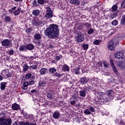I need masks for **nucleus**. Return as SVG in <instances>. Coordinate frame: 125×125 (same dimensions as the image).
<instances>
[{
  "label": "nucleus",
  "instance_id": "f257e3e1",
  "mask_svg": "<svg viewBox=\"0 0 125 125\" xmlns=\"http://www.w3.org/2000/svg\"><path fill=\"white\" fill-rule=\"evenodd\" d=\"M45 34L49 39L57 38L59 35L58 25L56 24H50L49 27L46 29Z\"/></svg>",
  "mask_w": 125,
  "mask_h": 125
},
{
  "label": "nucleus",
  "instance_id": "f03ea898",
  "mask_svg": "<svg viewBox=\"0 0 125 125\" xmlns=\"http://www.w3.org/2000/svg\"><path fill=\"white\" fill-rule=\"evenodd\" d=\"M114 94V91L112 90H108L106 92V94H104L103 96L102 101L104 103H106V102H109L110 100L114 99L113 96Z\"/></svg>",
  "mask_w": 125,
  "mask_h": 125
},
{
  "label": "nucleus",
  "instance_id": "7ed1b4c3",
  "mask_svg": "<svg viewBox=\"0 0 125 125\" xmlns=\"http://www.w3.org/2000/svg\"><path fill=\"white\" fill-rule=\"evenodd\" d=\"M75 34L78 35L75 37V41L77 43H81L84 41V35L79 30L76 31Z\"/></svg>",
  "mask_w": 125,
  "mask_h": 125
},
{
  "label": "nucleus",
  "instance_id": "20e7f679",
  "mask_svg": "<svg viewBox=\"0 0 125 125\" xmlns=\"http://www.w3.org/2000/svg\"><path fill=\"white\" fill-rule=\"evenodd\" d=\"M117 45H119V40H118V39L113 40L112 41L110 42L107 44L108 48L109 50H113Z\"/></svg>",
  "mask_w": 125,
  "mask_h": 125
},
{
  "label": "nucleus",
  "instance_id": "39448f33",
  "mask_svg": "<svg viewBox=\"0 0 125 125\" xmlns=\"http://www.w3.org/2000/svg\"><path fill=\"white\" fill-rule=\"evenodd\" d=\"M1 43L4 47H5V48H9L12 46L11 41H9L8 39H4L1 42Z\"/></svg>",
  "mask_w": 125,
  "mask_h": 125
},
{
  "label": "nucleus",
  "instance_id": "423d86ee",
  "mask_svg": "<svg viewBox=\"0 0 125 125\" xmlns=\"http://www.w3.org/2000/svg\"><path fill=\"white\" fill-rule=\"evenodd\" d=\"M44 17L47 20L53 17V12L50 7H47L46 13Z\"/></svg>",
  "mask_w": 125,
  "mask_h": 125
},
{
  "label": "nucleus",
  "instance_id": "0eeeda50",
  "mask_svg": "<svg viewBox=\"0 0 125 125\" xmlns=\"http://www.w3.org/2000/svg\"><path fill=\"white\" fill-rule=\"evenodd\" d=\"M11 119H5L3 117L0 118V125H11Z\"/></svg>",
  "mask_w": 125,
  "mask_h": 125
},
{
  "label": "nucleus",
  "instance_id": "6e6552de",
  "mask_svg": "<svg viewBox=\"0 0 125 125\" xmlns=\"http://www.w3.org/2000/svg\"><path fill=\"white\" fill-rule=\"evenodd\" d=\"M89 82V78L83 77L80 78L79 83L82 84V85H83V84H85V83H87Z\"/></svg>",
  "mask_w": 125,
  "mask_h": 125
},
{
  "label": "nucleus",
  "instance_id": "1a4fd4ad",
  "mask_svg": "<svg viewBox=\"0 0 125 125\" xmlns=\"http://www.w3.org/2000/svg\"><path fill=\"white\" fill-rule=\"evenodd\" d=\"M2 75L4 79H8L11 77V73L7 72L6 70H2Z\"/></svg>",
  "mask_w": 125,
  "mask_h": 125
},
{
  "label": "nucleus",
  "instance_id": "9d476101",
  "mask_svg": "<svg viewBox=\"0 0 125 125\" xmlns=\"http://www.w3.org/2000/svg\"><path fill=\"white\" fill-rule=\"evenodd\" d=\"M46 96L49 99H53V91L49 90L47 92Z\"/></svg>",
  "mask_w": 125,
  "mask_h": 125
},
{
  "label": "nucleus",
  "instance_id": "9b49d317",
  "mask_svg": "<svg viewBox=\"0 0 125 125\" xmlns=\"http://www.w3.org/2000/svg\"><path fill=\"white\" fill-rule=\"evenodd\" d=\"M25 78L26 80H35V76L32 75V74L29 73V74H26L25 76Z\"/></svg>",
  "mask_w": 125,
  "mask_h": 125
},
{
  "label": "nucleus",
  "instance_id": "f8f14e48",
  "mask_svg": "<svg viewBox=\"0 0 125 125\" xmlns=\"http://www.w3.org/2000/svg\"><path fill=\"white\" fill-rule=\"evenodd\" d=\"M114 56L115 58H116V59H121V58L123 59L124 56V54H123L122 53H120V52L115 54Z\"/></svg>",
  "mask_w": 125,
  "mask_h": 125
},
{
  "label": "nucleus",
  "instance_id": "ddd939ff",
  "mask_svg": "<svg viewBox=\"0 0 125 125\" xmlns=\"http://www.w3.org/2000/svg\"><path fill=\"white\" fill-rule=\"evenodd\" d=\"M12 108L13 109V110L17 111V110H19V109H20V105L16 103H15L12 104Z\"/></svg>",
  "mask_w": 125,
  "mask_h": 125
},
{
  "label": "nucleus",
  "instance_id": "4468645a",
  "mask_svg": "<svg viewBox=\"0 0 125 125\" xmlns=\"http://www.w3.org/2000/svg\"><path fill=\"white\" fill-rule=\"evenodd\" d=\"M62 70L63 72H69L70 71V68H69V66L65 64L62 66Z\"/></svg>",
  "mask_w": 125,
  "mask_h": 125
},
{
  "label": "nucleus",
  "instance_id": "2eb2a0df",
  "mask_svg": "<svg viewBox=\"0 0 125 125\" xmlns=\"http://www.w3.org/2000/svg\"><path fill=\"white\" fill-rule=\"evenodd\" d=\"M6 84H7V83L6 82H1L0 83V85L1 90H4V89H5V87H6Z\"/></svg>",
  "mask_w": 125,
  "mask_h": 125
},
{
  "label": "nucleus",
  "instance_id": "dca6fc26",
  "mask_svg": "<svg viewBox=\"0 0 125 125\" xmlns=\"http://www.w3.org/2000/svg\"><path fill=\"white\" fill-rule=\"evenodd\" d=\"M85 91H86V89H84L83 90H80L79 92L80 96L81 97H85Z\"/></svg>",
  "mask_w": 125,
  "mask_h": 125
},
{
  "label": "nucleus",
  "instance_id": "f3484780",
  "mask_svg": "<svg viewBox=\"0 0 125 125\" xmlns=\"http://www.w3.org/2000/svg\"><path fill=\"white\" fill-rule=\"evenodd\" d=\"M28 85H29V82H24L23 83V86H21L22 89H24V90H26V89H28Z\"/></svg>",
  "mask_w": 125,
  "mask_h": 125
},
{
  "label": "nucleus",
  "instance_id": "a211bd4d",
  "mask_svg": "<svg viewBox=\"0 0 125 125\" xmlns=\"http://www.w3.org/2000/svg\"><path fill=\"white\" fill-rule=\"evenodd\" d=\"M19 50L21 51H27V45H21L20 46Z\"/></svg>",
  "mask_w": 125,
  "mask_h": 125
},
{
  "label": "nucleus",
  "instance_id": "6ab92c4d",
  "mask_svg": "<svg viewBox=\"0 0 125 125\" xmlns=\"http://www.w3.org/2000/svg\"><path fill=\"white\" fill-rule=\"evenodd\" d=\"M46 71H47V69L46 68H42L40 70V75H45L46 74Z\"/></svg>",
  "mask_w": 125,
  "mask_h": 125
},
{
  "label": "nucleus",
  "instance_id": "aec40b11",
  "mask_svg": "<svg viewBox=\"0 0 125 125\" xmlns=\"http://www.w3.org/2000/svg\"><path fill=\"white\" fill-rule=\"evenodd\" d=\"M35 47V45L32 44H28L26 45V50L28 49V50H33Z\"/></svg>",
  "mask_w": 125,
  "mask_h": 125
},
{
  "label": "nucleus",
  "instance_id": "412c9836",
  "mask_svg": "<svg viewBox=\"0 0 125 125\" xmlns=\"http://www.w3.org/2000/svg\"><path fill=\"white\" fill-rule=\"evenodd\" d=\"M33 37L34 38V40H41V39H42V36L41 35V34H40V33L36 34L33 36Z\"/></svg>",
  "mask_w": 125,
  "mask_h": 125
},
{
  "label": "nucleus",
  "instance_id": "4be33fe9",
  "mask_svg": "<svg viewBox=\"0 0 125 125\" xmlns=\"http://www.w3.org/2000/svg\"><path fill=\"white\" fill-rule=\"evenodd\" d=\"M59 116H60V112L56 111L53 114V118L54 119H58L59 118Z\"/></svg>",
  "mask_w": 125,
  "mask_h": 125
},
{
  "label": "nucleus",
  "instance_id": "5701e85b",
  "mask_svg": "<svg viewBox=\"0 0 125 125\" xmlns=\"http://www.w3.org/2000/svg\"><path fill=\"white\" fill-rule=\"evenodd\" d=\"M80 67H76L73 69V74H76V75H80Z\"/></svg>",
  "mask_w": 125,
  "mask_h": 125
},
{
  "label": "nucleus",
  "instance_id": "b1692460",
  "mask_svg": "<svg viewBox=\"0 0 125 125\" xmlns=\"http://www.w3.org/2000/svg\"><path fill=\"white\" fill-rule=\"evenodd\" d=\"M70 2L71 4H76V5L80 4V0H71Z\"/></svg>",
  "mask_w": 125,
  "mask_h": 125
},
{
  "label": "nucleus",
  "instance_id": "393cba45",
  "mask_svg": "<svg viewBox=\"0 0 125 125\" xmlns=\"http://www.w3.org/2000/svg\"><path fill=\"white\" fill-rule=\"evenodd\" d=\"M21 11V8L18 7L17 10L14 12V15L15 16H18V15H19V14H20Z\"/></svg>",
  "mask_w": 125,
  "mask_h": 125
},
{
  "label": "nucleus",
  "instance_id": "a878e982",
  "mask_svg": "<svg viewBox=\"0 0 125 125\" xmlns=\"http://www.w3.org/2000/svg\"><path fill=\"white\" fill-rule=\"evenodd\" d=\"M40 13H41V12H40V10H35L32 12V15H34V16H38L40 15Z\"/></svg>",
  "mask_w": 125,
  "mask_h": 125
},
{
  "label": "nucleus",
  "instance_id": "bb28decb",
  "mask_svg": "<svg viewBox=\"0 0 125 125\" xmlns=\"http://www.w3.org/2000/svg\"><path fill=\"white\" fill-rule=\"evenodd\" d=\"M22 67L23 72H27L30 69V67L27 64H24Z\"/></svg>",
  "mask_w": 125,
  "mask_h": 125
},
{
  "label": "nucleus",
  "instance_id": "cd10ccee",
  "mask_svg": "<svg viewBox=\"0 0 125 125\" xmlns=\"http://www.w3.org/2000/svg\"><path fill=\"white\" fill-rule=\"evenodd\" d=\"M70 99L71 100H72L70 102L71 105H75V104H76V100H77L76 98H74V97H72V98H71Z\"/></svg>",
  "mask_w": 125,
  "mask_h": 125
},
{
  "label": "nucleus",
  "instance_id": "c85d7f7f",
  "mask_svg": "<svg viewBox=\"0 0 125 125\" xmlns=\"http://www.w3.org/2000/svg\"><path fill=\"white\" fill-rule=\"evenodd\" d=\"M117 16H118V13H113L110 14V18L111 19H114V18H115V17H117Z\"/></svg>",
  "mask_w": 125,
  "mask_h": 125
},
{
  "label": "nucleus",
  "instance_id": "c756f323",
  "mask_svg": "<svg viewBox=\"0 0 125 125\" xmlns=\"http://www.w3.org/2000/svg\"><path fill=\"white\" fill-rule=\"evenodd\" d=\"M39 84L42 86H45V84H46V82L43 81V80H41L39 82Z\"/></svg>",
  "mask_w": 125,
  "mask_h": 125
},
{
  "label": "nucleus",
  "instance_id": "7c9ffc66",
  "mask_svg": "<svg viewBox=\"0 0 125 125\" xmlns=\"http://www.w3.org/2000/svg\"><path fill=\"white\" fill-rule=\"evenodd\" d=\"M36 22L37 26L39 25H42V20L36 18Z\"/></svg>",
  "mask_w": 125,
  "mask_h": 125
},
{
  "label": "nucleus",
  "instance_id": "2f4dec72",
  "mask_svg": "<svg viewBox=\"0 0 125 125\" xmlns=\"http://www.w3.org/2000/svg\"><path fill=\"white\" fill-rule=\"evenodd\" d=\"M111 67H112L113 72H114L115 74H116V75H119V73L118 72V70L117 69V68L116 67V66H115V65H113Z\"/></svg>",
  "mask_w": 125,
  "mask_h": 125
},
{
  "label": "nucleus",
  "instance_id": "473e14b6",
  "mask_svg": "<svg viewBox=\"0 0 125 125\" xmlns=\"http://www.w3.org/2000/svg\"><path fill=\"white\" fill-rule=\"evenodd\" d=\"M101 40H97L94 41L93 43L94 44H95L96 45H99L100 44V42H101Z\"/></svg>",
  "mask_w": 125,
  "mask_h": 125
},
{
  "label": "nucleus",
  "instance_id": "72a5a7b5",
  "mask_svg": "<svg viewBox=\"0 0 125 125\" xmlns=\"http://www.w3.org/2000/svg\"><path fill=\"white\" fill-rule=\"evenodd\" d=\"M29 69L37 70L38 69V65H32L29 67Z\"/></svg>",
  "mask_w": 125,
  "mask_h": 125
},
{
  "label": "nucleus",
  "instance_id": "f704fd0d",
  "mask_svg": "<svg viewBox=\"0 0 125 125\" xmlns=\"http://www.w3.org/2000/svg\"><path fill=\"white\" fill-rule=\"evenodd\" d=\"M82 46L84 50H87L88 49V44H83Z\"/></svg>",
  "mask_w": 125,
  "mask_h": 125
},
{
  "label": "nucleus",
  "instance_id": "c9c22d12",
  "mask_svg": "<svg viewBox=\"0 0 125 125\" xmlns=\"http://www.w3.org/2000/svg\"><path fill=\"white\" fill-rule=\"evenodd\" d=\"M4 20H5V22L6 23H7V22H10L11 21V19L10 18V17H9L8 16H6L5 17Z\"/></svg>",
  "mask_w": 125,
  "mask_h": 125
},
{
  "label": "nucleus",
  "instance_id": "e433bc0d",
  "mask_svg": "<svg viewBox=\"0 0 125 125\" xmlns=\"http://www.w3.org/2000/svg\"><path fill=\"white\" fill-rule=\"evenodd\" d=\"M54 76H55V77H57V78H61V77H62V76H63V75L61 74L60 73H58V72H56L54 74Z\"/></svg>",
  "mask_w": 125,
  "mask_h": 125
},
{
  "label": "nucleus",
  "instance_id": "4c0bfd02",
  "mask_svg": "<svg viewBox=\"0 0 125 125\" xmlns=\"http://www.w3.org/2000/svg\"><path fill=\"white\" fill-rule=\"evenodd\" d=\"M31 23H32V25H33V26H37V19H33L31 21Z\"/></svg>",
  "mask_w": 125,
  "mask_h": 125
},
{
  "label": "nucleus",
  "instance_id": "58836bf2",
  "mask_svg": "<svg viewBox=\"0 0 125 125\" xmlns=\"http://www.w3.org/2000/svg\"><path fill=\"white\" fill-rule=\"evenodd\" d=\"M84 114H85L86 115H90L91 112L89 111V109H87L84 111Z\"/></svg>",
  "mask_w": 125,
  "mask_h": 125
},
{
  "label": "nucleus",
  "instance_id": "ea45409f",
  "mask_svg": "<svg viewBox=\"0 0 125 125\" xmlns=\"http://www.w3.org/2000/svg\"><path fill=\"white\" fill-rule=\"evenodd\" d=\"M49 72L50 73H51V74H53V73H55V72H56V69L54 68H51L49 69Z\"/></svg>",
  "mask_w": 125,
  "mask_h": 125
},
{
  "label": "nucleus",
  "instance_id": "a19ab883",
  "mask_svg": "<svg viewBox=\"0 0 125 125\" xmlns=\"http://www.w3.org/2000/svg\"><path fill=\"white\" fill-rule=\"evenodd\" d=\"M119 67H120V68H122V69H125V63L124 62L120 63Z\"/></svg>",
  "mask_w": 125,
  "mask_h": 125
},
{
  "label": "nucleus",
  "instance_id": "79ce46f5",
  "mask_svg": "<svg viewBox=\"0 0 125 125\" xmlns=\"http://www.w3.org/2000/svg\"><path fill=\"white\" fill-rule=\"evenodd\" d=\"M93 32H94V30H93V29H90V30H88L87 31V34L88 35H91V34H92V33H93Z\"/></svg>",
  "mask_w": 125,
  "mask_h": 125
},
{
  "label": "nucleus",
  "instance_id": "37998d69",
  "mask_svg": "<svg viewBox=\"0 0 125 125\" xmlns=\"http://www.w3.org/2000/svg\"><path fill=\"white\" fill-rule=\"evenodd\" d=\"M37 1L39 4H43L45 0H37Z\"/></svg>",
  "mask_w": 125,
  "mask_h": 125
},
{
  "label": "nucleus",
  "instance_id": "c03bdc74",
  "mask_svg": "<svg viewBox=\"0 0 125 125\" xmlns=\"http://www.w3.org/2000/svg\"><path fill=\"white\" fill-rule=\"evenodd\" d=\"M121 23L123 25L125 24V15L123 17V18L121 19Z\"/></svg>",
  "mask_w": 125,
  "mask_h": 125
},
{
  "label": "nucleus",
  "instance_id": "a18cd8bd",
  "mask_svg": "<svg viewBox=\"0 0 125 125\" xmlns=\"http://www.w3.org/2000/svg\"><path fill=\"white\" fill-rule=\"evenodd\" d=\"M112 9L113 11H116L118 9V6L117 5H114L112 7Z\"/></svg>",
  "mask_w": 125,
  "mask_h": 125
},
{
  "label": "nucleus",
  "instance_id": "49530a36",
  "mask_svg": "<svg viewBox=\"0 0 125 125\" xmlns=\"http://www.w3.org/2000/svg\"><path fill=\"white\" fill-rule=\"evenodd\" d=\"M122 8H125V0H123L121 4Z\"/></svg>",
  "mask_w": 125,
  "mask_h": 125
},
{
  "label": "nucleus",
  "instance_id": "de8ad7c7",
  "mask_svg": "<svg viewBox=\"0 0 125 125\" xmlns=\"http://www.w3.org/2000/svg\"><path fill=\"white\" fill-rule=\"evenodd\" d=\"M62 122H64L65 123H69L70 120L66 119H64V118H62L61 119Z\"/></svg>",
  "mask_w": 125,
  "mask_h": 125
},
{
  "label": "nucleus",
  "instance_id": "09e8293b",
  "mask_svg": "<svg viewBox=\"0 0 125 125\" xmlns=\"http://www.w3.org/2000/svg\"><path fill=\"white\" fill-rule=\"evenodd\" d=\"M112 25L113 26H116V25H118V21L114 20L112 22Z\"/></svg>",
  "mask_w": 125,
  "mask_h": 125
},
{
  "label": "nucleus",
  "instance_id": "8fccbe9b",
  "mask_svg": "<svg viewBox=\"0 0 125 125\" xmlns=\"http://www.w3.org/2000/svg\"><path fill=\"white\" fill-rule=\"evenodd\" d=\"M61 58H62V56H57L56 57L55 59L57 61H59Z\"/></svg>",
  "mask_w": 125,
  "mask_h": 125
},
{
  "label": "nucleus",
  "instance_id": "3c124183",
  "mask_svg": "<svg viewBox=\"0 0 125 125\" xmlns=\"http://www.w3.org/2000/svg\"><path fill=\"white\" fill-rule=\"evenodd\" d=\"M33 6H38V3L37 2V0H33Z\"/></svg>",
  "mask_w": 125,
  "mask_h": 125
},
{
  "label": "nucleus",
  "instance_id": "603ef678",
  "mask_svg": "<svg viewBox=\"0 0 125 125\" xmlns=\"http://www.w3.org/2000/svg\"><path fill=\"white\" fill-rule=\"evenodd\" d=\"M84 26H86V27H87V28H90L91 25H90V24H89L87 22H86V23H84Z\"/></svg>",
  "mask_w": 125,
  "mask_h": 125
},
{
  "label": "nucleus",
  "instance_id": "864d4df0",
  "mask_svg": "<svg viewBox=\"0 0 125 125\" xmlns=\"http://www.w3.org/2000/svg\"><path fill=\"white\" fill-rule=\"evenodd\" d=\"M21 114L23 116V117H27L28 114L26 112H24V111H22Z\"/></svg>",
  "mask_w": 125,
  "mask_h": 125
},
{
  "label": "nucleus",
  "instance_id": "5fc2aeb1",
  "mask_svg": "<svg viewBox=\"0 0 125 125\" xmlns=\"http://www.w3.org/2000/svg\"><path fill=\"white\" fill-rule=\"evenodd\" d=\"M9 55H13L14 54V50L13 49H12L9 51Z\"/></svg>",
  "mask_w": 125,
  "mask_h": 125
},
{
  "label": "nucleus",
  "instance_id": "6e6d98bb",
  "mask_svg": "<svg viewBox=\"0 0 125 125\" xmlns=\"http://www.w3.org/2000/svg\"><path fill=\"white\" fill-rule=\"evenodd\" d=\"M103 64H104V67H105L106 68H108L109 64H108V63H107V62H104Z\"/></svg>",
  "mask_w": 125,
  "mask_h": 125
},
{
  "label": "nucleus",
  "instance_id": "4d7b16f0",
  "mask_svg": "<svg viewBox=\"0 0 125 125\" xmlns=\"http://www.w3.org/2000/svg\"><path fill=\"white\" fill-rule=\"evenodd\" d=\"M119 125H125V122L123 121V120H121L119 123Z\"/></svg>",
  "mask_w": 125,
  "mask_h": 125
},
{
  "label": "nucleus",
  "instance_id": "13d9d810",
  "mask_svg": "<svg viewBox=\"0 0 125 125\" xmlns=\"http://www.w3.org/2000/svg\"><path fill=\"white\" fill-rule=\"evenodd\" d=\"M110 62L111 67H112L113 66H115V64H114V61H113V59H111L110 60Z\"/></svg>",
  "mask_w": 125,
  "mask_h": 125
},
{
  "label": "nucleus",
  "instance_id": "bf43d9fd",
  "mask_svg": "<svg viewBox=\"0 0 125 125\" xmlns=\"http://www.w3.org/2000/svg\"><path fill=\"white\" fill-rule=\"evenodd\" d=\"M89 110H90V111H91V112H94L95 111V109H94V108H93V107L92 106H90Z\"/></svg>",
  "mask_w": 125,
  "mask_h": 125
},
{
  "label": "nucleus",
  "instance_id": "052dcab7",
  "mask_svg": "<svg viewBox=\"0 0 125 125\" xmlns=\"http://www.w3.org/2000/svg\"><path fill=\"white\" fill-rule=\"evenodd\" d=\"M26 33H27V34L31 33V32H32V28H27L26 29Z\"/></svg>",
  "mask_w": 125,
  "mask_h": 125
},
{
  "label": "nucleus",
  "instance_id": "680f3d73",
  "mask_svg": "<svg viewBox=\"0 0 125 125\" xmlns=\"http://www.w3.org/2000/svg\"><path fill=\"white\" fill-rule=\"evenodd\" d=\"M34 83H35V81L33 80L29 83V84H34Z\"/></svg>",
  "mask_w": 125,
  "mask_h": 125
},
{
  "label": "nucleus",
  "instance_id": "e2e57ef3",
  "mask_svg": "<svg viewBox=\"0 0 125 125\" xmlns=\"http://www.w3.org/2000/svg\"><path fill=\"white\" fill-rule=\"evenodd\" d=\"M9 13L11 14H12V13H14V11L12 9H11L9 10Z\"/></svg>",
  "mask_w": 125,
  "mask_h": 125
},
{
  "label": "nucleus",
  "instance_id": "0e129e2a",
  "mask_svg": "<svg viewBox=\"0 0 125 125\" xmlns=\"http://www.w3.org/2000/svg\"><path fill=\"white\" fill-rule=\"evenodd\" d=\"M31 92H32V93H36L37 92V90L36 89H33L31 91Z\"/></svg>",
  "mask_w": 125,
  "mask_h": 125
},
{
  "label": "nucleus",
  "instance_id": "69168bd1",
  "mask_svg": "<svg viewBox=\"0 0 125 125\" xmlns=\"http://www.w3.org/2000/svg\"><path fill=\"white\" fill-rule=\"evenodd\" d=\"M49 47H50V48H54V45H53L52 44H50L49 45Z\"/></svg>",
  "mask_w": 125,
  "mask_h": 125
},
{
  "label": "nucleus",
  "instance_id": "338daca9",
  "mask_svg": "<svg viewBox=\"0 0 125 125\" xmlns=\"http://www.w3.org/2000/svg\"><path fill=\"white\" fill-rule=\"evenodd\" d=\"M12 9L13 11H14V10L16 9V6H14L13 8H12Z\"/></svg>",
  "mask_w": 125,
  "mask_h": 125
},
{
  "label": "nucleus",
  "instance_id": "774afa93",
  "mask_svg": "<svg viewBox=\"0 0 125 125\" xmlns=\"http://www.w3.org/2000/svg\"><path fill=\"white\" fill-rule=\"evenodd\" d=\"M115 123H116V124H118V123H119V119H116V120H115Z\"/></svg>",
  "mask_w": 125,
  "mask_h": 125
}]
</instances>
